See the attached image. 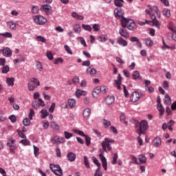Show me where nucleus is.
Masks as SVG:
<instances>
[{
	"label": "nucleus",
	"instance_id": "29",
	"mask_svg": "<svg viewBox=\"0 0 176 176\" xmlns=\"http://www.w3.org/2000/svg\"><path fill=\"white\" fill-rule=\"evenodd\" d=\"M6 82L9 86H14V78H7Z\"/></svg>",
	"mask_w": 176,
	"mask_h": 176
},
{
	"label": "nucleus",
	"instance_id": "49",
	"mask_svg": "<svg viewBox=\"0 0 176 176\" xmlns=\"http://www.w3.org/2000/svg\"><path fill=\"white\" fill-rule=\"evenodd\" d=\"M36 41L38 42H43V43H45V42H46V38H45L43 36H38L36 37Z\"/></svg>",
	"mask_w": 176,
	"mask_h": 176
},
{
	"label": "nucleus",
	"instance_id": "47",
	"mask_svg": "<svg viewBox=\"0 0 176 176\" xmlns=\"http://www.w3.org/2000/svg\"><path fill=\"white\" fill-rule=\"evenodd\" d=\"M34 148V155L36 156H39V148L36 147V146L34 145L33 146Z\"/></svg>",
	"mask_w": 176,
	"mask_h": 176
},
{
	"label": "nucleus",
	"instance_id": "2",
	"mask_svg": "<svg viewBox=\"0 0 176 176\" xmlns=\"http://www.w3.org/2000/svg\"><path fill=\"white\" fill-rule=\"evenodd\" d=\"M121 25L123 28H128L131 31H134L137 26L135 25V22L133 21V19H126L125 17H122L121 19Z\"/></svg>",
	"mask_w": 176,
	"mask_h": 176
},
{
	"label": "nucleus",
	"instance_id": "25",
	"mask_svg": "<svg viewBox=\"0 0 176 176\" xmlns=\"http://www.w3.org/2000/svg\"><path fill=\"white\" fill-rule=\"evenodd\" d=\"M117 42L118 45H120L121 46H127L128 43L126 41V40L123 39V38L120 37L117 39Z\"/></svg>",
	"mask_w": 176,
	"mask_h": 176
},
{
	"label": "nucleus",
	"instance_id": "12",
	"mask_svg": "<svg viewBox=\"0 0 176 176\" xmlns=\"http://www.w3.org/2000/svg\"><path fill=\"white\" fill-rule=\"evenodd\" d=\"M150 17L152 20L153 24H154V25H155L157 28H160V25H161L160 22H159V21L156 19V16H155V14H150Z\"/></svg>",
	"mask_w": 176,
	"mask_h": 176
},
{
	"label": "nucleus",
	"instance_id": "61",
	"mask_svg": "<svg viewBox=\"0 0 176 176\" xmlns=\"http://www.w3.org/2000/svg\"><path fill=\"white\" fill-rule=\"evenodd\" d=\"M38 107H45V101L42 98H38Z\"/></svg>",
	"mask_w": 176,
	"mask_h": 176
},
{
	"label": "nucleus",
	"instance_id": "54",
	"mask_svg": "<svg viewBox=\"0 0 176 176\" xmlns=\"http://www.w3.org/2000/svg\"><path fill=\"white\" fill-rule=\"evenodd\" d=\"M32 105L34 109H38V108H39V103L36 100L32 102Z\"/></svg>",
	"mask_w": 176,
	"mask_h": 176
},
{
	"label": "nucleus",
	"instance_id": "64",
	"mask_svg": "<svg viewBox=\"0 0 176 176\" xmlns=\"http://www.w3.org/2000/svg\"><path fill=\"white\" fill-rule=\"evenodd\" d=\"M123 74L126 78H130V72H129L127 69H124L123 70Z\"/></svg>",
	"mask_w": 176,
	"mask_h": 176
},
{
	"label": "nucleus",
	"instance_id": "8",
	"mask_svg": "<svg viewBox=\"0 0 176 176\" xmlns=\"http://www.w3.org/2000/svg\"><path fill=\"white\" fill-rule=\"evenodd\" d=\"M142 97H144L142 93L134 91L131 96V101H132V102H137V101H138L140 98H142Z\"/></svg>",
	"mask_w": 176,
	"mask_h": 176
},
{
	"label": "nucleus",
	"instance_id": "21",
	"mask_svg": "<svg viewBox=\"0 0 176 176\" xmlns=\"http://www.w3.org/2000/svg\"><path fill=\"white\" fill-rule=\"evenodd\" d=\"M162 14H163V16H165V17H166V19H170V17L171 16V12L170 11V10H168V8H164L162 10Z\"/></svg>",
	"mask_w": 176,
	"mask_h": 176
},
{
	"label": "nucleus",
	"instance_id": "19",
	"mask_svg": "<svg viewBox=\"0 0 176 176\" xmlns=\"http://www.w3.org/2000/svg\"><path fill=\"white\" fill-rule=\"evenodd\" d=\"M105 102L106 104H107V105H111V104H113V102H115V96H108L106 98H105Z\"/></svg>",
	"mask_w": 176,
	"mask_h": 176
},
{
	"label": "nucleus",
	"instance_id": "50",
	"mask_svg": "<svg viewBox=\"0 0 176 176\" xmlns=\"http://www.w3.org/2000/svg\"><path fill=\"white\" fill-rule=\"evenodd\" d=\"M65 134V138H66V140H69V138H71V137H72L73 134L68 132V131H65L64 132Z\"/></svg>",
	"mask_w": 176,
	"mask_h": 176
},
{
	"label": "nucleus",
	"instance_id": "40",
	"mask_svg": "<svg viewBox=\"0 0 176 176\" xmlns=\"http://www.w3.org/2000/svg\"><path fill=\"white\" fill-rule=\"evenodd\" d=\"M41 113L43 115L42 118L45 119L47 116H49V112H47V110L46 109H42L41 111Z\"/></svg>",
	"mask_w": 176,
	"mask_h": 176
},
{
	"label": "nucleus",
	"instance_id": "13",
	"mask_svg": "<svg viewBox=\"0 0 176 176\" xmlns=\"http://www.w3.org/2000/svg\"><path fill=\"white\" fill-rule=\"evenodd\" d=\"M150 17L152 20L153 24H154V25H155L157 28H160V25H161L160 22H159V21L156 19V16H155V14H150Z\"/></svg>",
	"mask_w": 176,
	"mask_h": 176
},
{
	"label": "nucleus",
	"instance_id": "6",
	"mask_svg": "<svg viewBox=\"0 0 176 176\" xmlns=\"http://www.w3.org/2000/svg\"><path fill=\"white\" fill-rule=\"evenodd\" d=\"M7 146H9L10 152L12 155H14V153H16V148H17L16 146V140L13 139L10 140L7 143Z\"/></svg>",
	"mask_w": 176,
	"mask_h": 176
},
{
	"label": "nucleus",
	"instance_id": "63",
	"mask_svg": "<svg viewBox=\"0 0 176 176\" xmlns=\"http://www.w3.org/2000/svg\"><path fill=\"white\" fill-rule=\"evenodd\" d=\"M108 38L105 36H99V41L100 42H107V40Z\"/></svg>",
	"mask_w": 176,
	"mask_h": 176
},
{
	"label": "nucleus",
	"instance_id": "26",
	"mask_svg": "<svg viewBox=\"0 0 176 176\" xmlns=\"http://www.w3.org/2000/svg\"><path fill=\"white\" fill-rule=\"evenodd\" d=\"M147 8L149 9V10H151V12H155V13H156V14H157L160 12L159 10V8H157V6H153L152 7V6L148 5Z\"/></svg>",
	"mask_w": 176,
	"mask_h": 176
},
{
	"label": "nucleus",
	"instance_id": "55",
	"mask_svg": "<svg viewBox=\"0 0 176 176\" xmlns=\"http://www.w3.org/2000/svg\"><path fill=\"white\" fill-rule=\"evenodd\" d=\"M74 133L76 134H78V135H80L81 137H85V132L82 131H79V130H75Z\"/></svg>",
	"mask_w": 176,
	"mask_h": 176
},
{
	"label": "nucleus",
	"instance_id": "46",
	"mask_svg": "<svg viewBox=\"0 0 176 176\" xmlns=\"http://www.w3.org/2000/svg\"><path fill=\"white\" fill-rule=\"evenodd\" d=\"M91 141V138L89 137L87 135H85V142H86V145L87 146H89L90 145V144Z\"/></svg>",
	"mask_w": 176,
	"mask_h": 176
},
{
	"label": "nucleus",
	"instance_id": "30",
	"mask_svg": "<svg viewBox=\"0 0 176 176\" xmlns=\"http://www.w3.org/2000/svg\"><path fill=\"white\" fill-rule=\"evenodd\" d=\"M72 17H74V19H77L78 20H84L85 17L82 15H78V14H76V12H73L72 14Z\"/></svg>",
	"mask_w": 176,
	"mask_h": 176
},
{
	"label": "nucleus",
	"instance_id": "60",
	"mask_svg": "<svg viewBox=\"0 0 176 176\" xmlns=\"http://www.w3.org/2000/svg\"><path fill=\"white\" fill-rule=\"evenodd\" d=\"M21 144H23V145H30V141L27 139L25 140H21L20 141Z\"/></svg>",
	"mask_w": 176,
	"mask_h": 176
},
{
	"label": "nucleus",
	"instance_id": "45",
	"mask_svg": "<svg viewBox=\"0 0 176 176\" xmlns=\"http://www.w3.org/2000/svg\"><path fill=\"white\" fill-rule=\"evenodd\" d=\"M0 35L4 38H12V33L10 32L0 33Z\"/></svg>",
	"mask_w": 176,
	"mask_h": 176
},
{
	"label": "nucleus",
	"instance_id": "36",
	"mask_svg": "<svg viewBox=\"0 0 176 176\" xmlns=\"http://www.w3.org/2000/svg\"><path fill=\"white\" fill-rule=\"evenodd\" d=\"M76 97L79 98L80 96H86V91H82L80 89H78L76 91Z\"/></svg>",
	"mask_w": 176,
	"mask_h": 176
},
{
	"label": "nucleus",
	"instance_id": "22",
	"mask_svg": "<svg viewBox=\"0 0 176 176\" xmlns=\"http://www.w3.org/2000/svg\"><path fill=\"white\" fill-rule=\"evenodd\" d=\"M100 93H101L100 91V87H96L93 90L92 96H93V97H94V98H97V97H98V95L100 94Z\"/></svg>",
	"mask_w": 176,
	"mask_h": 176
},
{
	"label": "nucleus",
	"instance_id": "37",
	"mask_svg": "<svg viewBox=\"0 0 176 176\" xmlns=\"http://www.w3.org/2000/svg\"><path fill=\"white\" fill-rule=\"evenodd\" d=\"M84 164L87 168H90V164L89 163V159L87 158V156H84Z\"/></svg>",
	"mask_w": 176,
	"mask_h": 176
},
{
	"label": "nucleus",
	"instance_id": "9",
	"mask_svg": "<svg viewBox=\"0 0 176 176\" xmlns=\"http://www.w3.org/2000/svg\"><path fill=\"white\" fill-rule=\"evenodd\" d=\"M124 12L123 11V10L122 8H116L114 10V16L116 17V19H118V20H121L123 19V14H124Z\"/></svg>",
	"mask_w": 176,
	"mask_h": 176
},
{
	"label": "nucleus",
	"instance_id": "58",
	"mask_svg": "<svg viewBox=\"0 0 176 176\" xmlns=\"http://www.w3.org/2000/svg\"><path fill=\"white\" fill-rule=\"evenodd\" d=\"M47 57L49 58V60H53V54L50 51L47 52Z\"/></svg>",
	"mask_w": 176,
	"mask_h": 176
},
{
	"label": "nucleus",
	"instance_id": "35",
	"mask_svg": "<svg viewBox=\"0 0 176 176\" xmlns=\"http://www.w3.org/2000/svg\"><path fill=\"white\" fill-rule=\"evenodd\" d=\"M145 44L148 46V47H151V46H153V41L149 38H147L145 39Z\"/></svg>",
	"mask_w": 176,
	"mask_h": 176
},
{
	"label": "nucleus",
	"instance_id": "38",
	"mask_svg": "<svg viewBox=\"0 0 176 176\" xmlns=\"http://www.w3.org/2000/svg\"><path fill=\"white\" fill-rule=\"evenodd\" d=\"M139 162H140V164L142 163H146V157L143 155H139Z\"/></svg>",
	"mask_w": 176,
	"mask_h": 176
},
{
	"label": "nucleus",
	"instance_id": "20",
	"mask_svg": "<svg viewBox=\"0 0 176 176\" xmlns=\"http://www.w3.org/2000/svg\"><path fill=\"white\" fill-rule=\"evenodd\" d=\"M87 74H89L91 76H94L96 74H97V70L93 67L90 66L87 69Z\"/></svg>",
	"mask_w": 176,
	"mask_h": 176
},
{
	"label": "nucleus",
	"instance_id": "39",
	"mask_svg": "<svg viewBox=\"0 0 176 176\" xmlns=\"http://www.w3.org/2000/svg\"><path fill=\"white\" fill-rule=\"evenodd\" d=\"M132 76H133V79L134 80H136V79H138L140 78V72L138 71L133 72Z\"/></svg>",
	"mask_w": 176,
	"mask_h": 176
},
{
	"label": "nucleus",
	"instance_id": "27",
	"mask_svg": "<svg viewBox=\"0 0 176 176\" xmlns=\"http://www.w3.org/2000/svg\"><path fill=\"white\" fill-rule=\"evenodd\" d=\"M157 109L160 113V116H163L164 115V107H163L162 104H158L157 105Z\"/></svg>",
	"mask_w": 176,
	"mask_h": 176
},
{
	"label": "nucleus",
	"instance_id": "16",
	"mask_svg": "<svg viewBox=\"0 0 176 176\" xmlns=\"http://www.w3.org/2000/svg\"><path fill=\"white\" fill-rule=\"evenodd\" d=\"M119 34L121 35V36L125 38V39H127V38L129 36V32L126 29H120Z\"/></svg>",
	"mask_w": 176,
	"mask_h": 176
},
{
	"label": "nucleus",
	"instance_id": "14",
	"mask_svg": "<svg viewBox=\"0 0 176 176\" xmlns=\"http://www.w3.org/2000/svg\"><path fill=\"white\" fill-rule=\"evenodd\" d=\"M41 9L45 12L46 14L49 15L52 14V7L50 5H43Z\"/></svg>",
	"mask_w": 176,
	"mask_h": 176
},
{
	"label": "nucleus",
	"instance_id": "33",
	"mask_svg": "<svg viewBox=\"0 0 176 176\" xmlns=\"http://www.w3.org/2000/svg\"><path fill=\"white\" fill-rule=\"evenodd\" d=\"M164 102L166 105H170V104H171V98H170L168 94L165 95V100Z\"/></svg>",
	"mask_w": 176,
	"mask_h": 176
},
{
	"label": "nucleus",
	"instance_id": "23",
	"mask_svg": "<svg viewBox=\"0 0 176 176\" xmlns=\"http://www.w3.org/2000/svg\"><path fill=\"white\" fill-rule=\"evenodd\" d=\"M50 127L51 129H53V130H55V131H57V130H60V125L54 121L51 122Z\"/></svg>",
	"mask_w": 176,
	"mask_h": 176
},
{
	"label": "nucleus",
	"instance_id": "43",
	"mask_svg": "<svg viewBox=\"0 0 176 176\" xmlns=\"http://www.w3.org/2000/svg\"><path fill=\"white\" fill-rule=\"evenodd\" d=\"M38 12H39V7H38L37 6H34L32 8V13H33L34 14H36Z\"/></svg>",
	"mask_w": 176,
	"mask_h": 176
},
{
	"label": "nucleus",
	"instance_id": "10",
	"mask_svg": "<svg viewBox=\"0 0 176 176\" xmlns=\"http://www.w3.org/2000/svg\"><path fill=\"white\" fill-rule=\"evenodd\" d=\"M51 141L53 142V144H58L65 142V139H64L63 137L55 136L52 138Z\"/></svg>",
	"mask_w": 176,
	"mask_h": 176
},
{
	"label": "nucleus",
	"instance_id": "18",
	"mask_svg": "<svg viewBox=\"0 0 176 176\" xmlns=\"http://www.w3.org/2000/svg\"><path fill=\"white\" fill-rule=\"evenodd\" d=\"M67 157L69 162H75L76 160V155L72 152H69Z\"/></svg>",
	"mask_w": 176,
	"mask_h": 176
},
{
	"label": "nucleus",
	"instance_id": "48",
	"mask_svg": "<svg viewBox=\"0 0 176 176\" xmlns=\"http://www.w3.org/2000/svg\"><path fill=\"white\" fill-rule=\"evenodd\" d=\"M118 153H114L113 160L111 161L112 164H116V162H118Z\"/></svg>",
	"mask_w": 176,
	"mask_h": 176
},
{
	"label": "nucleus",
	"instance_id": "44",
	"mask_svg": "<svg viewBox=\"0 0 176 176\" xmlns=\"http://www.w3.org/2000/svg\"><path fill=\"white\" fill-rule=\"evenodd\" d=\"M103 124L105 127V129H108V127H109V126H111V121L104 119L103 120Z\"/></svg>",
	"mask_w": 176,
	"mask_h": 176
},
{
	"label": "nucleus",
	"instance_id": "5",
	"mask_svg": "<svg viewBox=\"0 0 176 176\" xmlns=\"http://www.w3.org/2000/svg\"><path fill=\"white\" fill-rule=\"evenodd\" d=\"M50 168L55 174V175H58V176L63 175V170H61V167H60V165H55L53 164H50Z\"/></svg>",
	"mask_w": 176,
	"mask_h": 176
},
{
	"label": "nucleus",
	"instance_id": "31",
	"mask_svg": "<svg viewBox=\"0 0 176 176\" xmlns=\"http://www.w3.org/2000/svg\"><path fill=\"white\" fill-rule=\"evenodd\" d=\"M75 104H76L75 99H69L68 105L70 108H74L75 107Z\"/></svg>",
	"mask_w": 176,
	"mask_h": 176
},
{
	"label": "nucleus",
	"instance_id": "1",
	"mask_svg": "<svg viewBox=\"0 0 176 176\" xmlns=\"http://www.w3.org/2000/svg\"><path fill=\"white\" fill-rule=\"evenodd\" d=\"M132 122H134L135 129H136V133L139 135L138 138V142L140 146L142 145V138H141V134H145V131L148 130V121L142 120L140 122L138 120H132Z\"/></svg>",
	"mask_w": 176,
	"mask_h": 176
},
{
	"label": "nucleus",
	"instance_id": "3",
	"mask_svg": "<svg viewBox=\"0 0 176 176\" xmlns=\"http://www.w3.org/2000/svg\"><path fill=\"white\" fill-rule=\"evenodd\" d=\"M113 142H115V140L113 139L109 138H104V141L101 144L103 151L104 152H111L112 151V146L109 144H113Z\"/></svg>",
	"mask_w": 176,
	"mask_h": 176
},
{
	"label": "nucleus",
	"instance_id": "62",
	"mask_svg": "<svg viewBox=\"0 0 176 176\" xmlns=\"http://www.w3.org/2000/svg\"><path fill=\"white\" fill-rule=\"evenodd\" d=\"M94 176H102V172H101V170H100V168H98L95 174H94Z\"/></svg>",
	"mask_w": 176,
	"mask_h": 176
},
{
	"label": "nucleus",
	"instance_id": "24",
	"mask_svg": "<svg viewBox=\"0 0 176 176\" xmlns=\"http://www.w3.org/2000/svg\"><path fill=\"white\" fill-rule=\"evenodd\" d=\"M90 113H91V111L89 108H87L84 110L82 115L85 118V119H89V117L90 116Z\"/></svg>",
	"mask_w": 176,
	"mask_h": 176
},
{
	"label": "nucleus",
	"instance_id": "59",
	"mask_svg": "<svg viewBox=\"0 0 176 176\" xmlns=\"http://www.w3.org/2000/svg\"><path fill=\"white\" fill-rule=\"evenodd\" d=\"M94 163H95V164L97 166V167H98V168H100V167H101V164L98 162V160L96 157L94 158Z\"/></svg>",
	"mask_w": 176,
	"mask_h": 176
},
{
	"label": "nucleus",
	"instance_id": "11",
	"mask_svg": "<svg viewBox=\"0 0 176 176\" xmlns=\"http://www.w3.org/2000/svg\"><path fill=\"white\" fill-rule=\"evenodd\" d=\"M100 159L102 162V167L104 168L105 171L107 170L108 164L107 163V158L102 154H99Z\"/></svg>",
	"mask_w": 176,
	"mask_h": 176
},
{
	"label": "nucleus",
	"instance_id": "57",
	"mask_svg": "<svg viewBox=\"0 0 176 176\" xmlns=\"http://www.w3.org/2000/svg\"><path fill=\"white\" fill-rule=\"evenodd\" d=\"M54 108H56V103H52L49 109V112H50V113H53V112H54Z\"/></svg>",
	"mask_w": 176,
	"mask_h": 176
},
{
	"label": "nucleus",
	"instance_id": "51",
	"mask_svg": "<svg viewBox=\"0 0 176 176\" xmlns=\"http://www.w3.org/2000/svg\"><path fill=\"white\" fill-rule=\"evenodd\" d=\"M9 66L8 65H3V68H2V73L3 74H8L9 72Z\"/></svg>",
	"mask_w": 176,
	"mask_h": 176
},
{
	"label": "nucleus",
	"instance_id": "32",
	"mask_svg": "<svg viewBox=\"0 0 176 176\" xmlns=\"http://www.w3.org/2000/svg\"><path fill=\"white\" fill-rule=\"evenodd\" d=\"M124 2V1L123 0H115L114 5H116V6H118V8H122V6H123Z\"/></svg>",
	"mask_w": 176,
	"mask_h": 176
},
{
	"label": "nucleus",
	"instance_id": "52",
	"mask_svg": "<svg viewBox=\"0 0 176 176\" xmlns=\"http://www.w3.org/2000/svg\"><path fill=\"white\" fill-rule=\"evenodd\" d=\"M36 68L38 69V71H42L43 69V66L42 65V63L37 62L36 64Z\"/></svg>",
	"mask_w": 176,
	"mask_h": 176
},
{
	"label": "nucleus",
	"instance_id": "53",
	"mask_svg": "<svg viewBox=\"0 0 176 176\" xmlns=\"http://www.w3.org/2000/svg\"><path fill=\"white\" fill-rule=\"evenodd\" d=\"M99 90L100 91V93H102V94H105V93H107V87L105 86H102V87H99Z\"/></svg>",
	"mask_w": 176,
	"mask_h": 176
},
{
	"label": "nucleus",
	"instance_id": "28",
	"mask_svg": "<svg viewBox=\"0 0 176 176\" xmlns=\"http://www.w3.org/2000/svg\"><path fill=\"white\" fill-rule=\"evenodd\" d=\"M7 25L10 28V30H16V23L13 21L7 22Z\"/></svg>",
	"mask_w": 176,
	"mask_h": 176
},
{
	"label": "nucleus",
	"instance_id": "34",
	"mask_svg": "<svg viewBox=\"0 0 176 176\" xmlns=\"http://www.w3.org/2000/svg\"><path fill=\"white\" fill-rule=\"evenodd\" d=\"M73 30L74 32H76V34H78L79 32H80V25L79 24L74 25L73 27Z\"/></svg>",
	"mask_w": 176,
	"mask_h": 176
},
{
	"label": "nucleus",
	"instance_id": "15",
	"mask_svg": "<svg viewBox=\"0 0 176 176\" xmlns=\"http://www.w3.org/2000/svg\"><path fill=\"white\" fill-rule=\"evenodd\" d=\"M153 146L155 148H159L160 145H162V138L160 137L157 136L153 140Z\"/></svg>",
	"mask_w": 176,
	"mask_h": 176
},
{
	"label": "nucleus",
	"instance_id": "17",
	"mask_svg": "<svg viewBox=\"0 0 176 176\" xmlns=\"http://www.w3.org/2000/svg\"><path fill=\"white\" fill-rule=\"evenodd\" d=\"M3 56L5 57H12V50L9 47L3 50Z\"/></svg>",
	"mask_w": 176,
	"mask_h": 176
},
{
	"label": "nucleus",
	"instance_id": "42",
	"mask_svg": "<svg viewBox=\"0 0 176 176\" xmlns=\"http://www.w3.org/2000/svg\"><path fill=\"white\" fill-rule=\"evenodd\" d=\"M82 27L84 30H85V31H89V32H91L92 28L91 26H90V25L82 24Z\"/></svg>",
	"mask_w": 176,
	"mask_h": 176
},
{
	"label": "nucleus",
	"instance_id": "41",
	"mask_svg": "<svg viewBox=\"0 0 176 176\" xmlns=\"http://www.w3.org/2000/svg\"><path fill=\"white\" fill-rule=\"evenodd\" d=\"M167 27L168 30H170L173 32H175V28H174V24L173 23V22H170Z\"/></svg>",
	"mask_w": 176,
	"mask_h": 176
},
{
	"label": "nucleus",
	"instance_id": "4",
	"mask_svg": "<svg viewBox=\"0 0 176 176\" xmlns=\"http://www.w3.org/2000/svg\"><path fill=\"white\" fill-rule=\"evenodd\" d=\"M41 83L39 82V80L35 78H30V82H28V90L30 91H32L36 89L37 86H39Z\"/></svg>",
	"mask_w": 176,
	"mask_h": 176
},
{
	"label": "nucleus",
	"instance_id": "56",
	"mask_svg": "<svg viewBox=\"0 0 176 176\" xmlns=\"http://www.w3.org/2000/svg\"><path fill=\"white\" fill-rule=\"evenodd\" d=\"M23 123L25 126H30L31 124V120H30L28 118H25L23 121Z\"/></svg>",
	"mask_w": 176,
	"mask_h": 176
},
{
	"label": "nucleus",
	"instance_id": "7",
	"mask_svg": "<svg viewBox=\"0 0 176 176\" xmlns=\"http://www.w3.org/2000/svg\"><path fill=\"white\" fill-rule=\"evenodd\" d=\"M33 20L36 24H38V25H43L45 23H47V20L45 19V17L41 15L34 16L33 17Z\"/></svg>",
	"mask_w": 176,
	"mask_h": 176
}]
</instances>
